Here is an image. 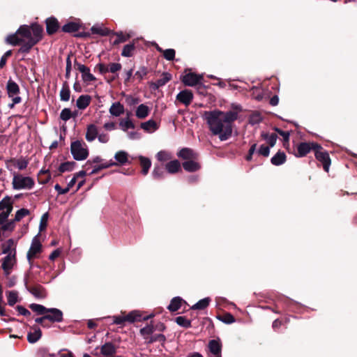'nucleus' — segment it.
I'll return each instance as SVG.
<instances>
[{
    "label": "nucleus",
    "instance_id": "34",
    "mask_svg": "<svg viewBox=\"0 0 357 357\" xmlns=\"http://www.w3.org/2000/svg\"><path fill=\"white\" fill-rule=\"evenodd\" d=\"M135 48V40H134L132 43L127 44L123 47L121 52V56L124 57L132 56Z\"/></svg>",
    "mask_w": 357,
    "mask_h": 357
},
{
    "label": "nucleus",
    "instance_id": "18",
    "mask_svg": "<svg viewBox=\"0 0 357 357\" xmlns=\"http://www.w3.org/2000/svg\"><path fill=\"white\" fill-rule=\"evenodd\" d=\"M193 99V94L190 90L185 89L179 92L176 96V100L184 104L189 105Z\"/></svg>",
    "mask_w": 357,
    "mask_h": 357
},
{
    "label": "nucleus",
    "instance_id": "25",
    "mask_svg": "<svg viewBox=\"0 0 357 357\" xmlns=\"http://www.w3.org/2000/svg\"><path fill=\"white\" fill-rule=\"evenodd\" d=\"M18 35L20 36V34L17 33V31L13 34L8 35L6 38V42L8 44L12 45L13 46L19 45H21L22 46V44L24 43H26V41H24V40L23 39L24 38H22V36L20 38L18 36Z\"/></svg>",
    "mask_w": 357,
    "mask_h": 357
},
{
    "label": "nucleus",
    "instance_id": "10",
    "mask_svg": "<svg viewBox=\"0 0 357 357\" xmlns=\"http://www.w3.org/2000/svg\"><path fill=\"white\" fill-rule=\"evenodd\" d=\"M319 144L315 142H301L297 145L296 152L294 153L297 158L305 157L310 151H315L316 145Z\"/></svg>",
    "mask_w": 357,
    "mask_h": 357
},
{
    "label": "nucleus",
    "instance_id": "29",
    "mask_svg": "<svg viewBox=\"0 0 357 357\" xmlns=\"http://www.w3.org/2000/svg\"><path fill=\"white\" fill-rule=\"evenodd\" d=\"M77 163L74 161H67L62 162L58 168L59 173L56 174V176H59L66 172L73 171Z\"/></svg>",
    "mask_w": 357,
    "mask_h": 357
},
{
    "label": "nucleus",
    "instance_id": "62",
    "mask_svg": "<svg viewBox=\"0 0 357 357\" xmlns=\"http://www.w3.org/2000/svg\"><path fill=\"white\" fill-rule=\"evenodd\" d=\"M94 70H98L102 75H104L109 72L108 67L102 63H98L95 66Z\"/></svg>",
    "mask_w": 357,
    "mask_h": 357
},
{
    "label": "nucleus",
    "instance_id": "22",
    "mask_svg": "<svg viewBox=\"0 0 357 357\" xmlns=\"http://www.w3.org/2000/svg\"><path fill=\"white\" fill-rule=\"evenodd\" d=\"M98 130L96 125L89 124L87 126L85 137L88 142H93L98 137Z\"/></svg>",
    "mask_w": 357,
    "mask_h": 357
},
{
    "label": "nucleus",
    "instance_id": "1",
    "mask_svg": "<svg viewBox=\"0 0 357 357\" xmlns=\"http://www.w3.org/2000/svg\"><path fill=\"white\" fill-rule=\"evenodd\" d=\"M232 110L226 112L218 109L206 111L204 118L209 129L213 135H218L221 141L227 140L231 137L234 122L238 119V112L242 111L240 105L232 104Z\"/></svg>",
    "mask_w": 357,
    "mask_h": 357
},
{
    "label": "nucleus",
    "instance_id": "9",
    "mask_svg": "<svg viewBox=\"0 0 357 357\" xmlns=\"http://www.w3.org/2000/svg\"><path fill=\"white\" fill-rule=\"evenodd\" d=\"M74 68L82 73V78L84 82L89 83L96 80V77L90 73L89 68L79 63L77 59L74 61Z\"/></svg>",
    "mask_w": 357,
    "mask_h": 357
},
{
    "label": "nucleus",
    "instance_id": "49",
    "mask_svg": "<svg viewBox=\"0 0 357 357\" xmlns=\"http://www.w3.org/2000/svg\"><path fill=\"white\" fill-rule=\"evenodd\" d=\"M149 70L148 68L145 66H141L135 73L132 79L137 78L139 79V82H141L143 78L148 74Z\"/></svg>",
    "mask_w": 357,
    "mask_h": 357
},
{
    "label": "nucleus",
    "instance_id": "12",
    "mask_svg": "<svg viewBox=\"0 0 357 357\" xmlns=\"http://www.w3.org/2000/svg\"><path fill=\"white\" fill-rule=\"evenodd\" d=\"M24 285L26 289L36 298H45L47 296L45 289L40 284H36L34 286L28 285L27 278H24Z\"/></svg>",
    "mask_w": 357,
    "mask_h": 357
},
{
    "label": "nucleus",
    "instance_id": "56",
    "mask_svg": "<svg viewBox=\"0 0 357 357\" xmlns=\"http://www.w3.org/2000/svg\"><path fill=\"white\" fill-rule=\"evenodd\" d=\"M157 159L160 162H165L172 158L171 154L165 151H160L156 155Z\"/></svg>",
    "mask_w": 357,
    "mask_h": 357
},
{
    "label": "nucleus",
    "instance_id": "50",
    "mask_svg": "<svg viewBox=\"0 0 357 357\" xmlns=\"http://www.w3.org/2000/svg\"><path fill=\"white\" fill-rule=\"evenodd\" d=\"M155 331V328L152 324H148L140 329L139 333L143 337L152 335Z\"/></svg>",
    "mask_w": 357,
    "mask_h": 357
},
{
    "label": "nucleus",
    "instance_id": "39",
    "mask_svg": "<svg viewBox=\"0 0 357 357\" xmlns=\"http://www.w3.org/2000/svg\"><path fill=\"white\" fill-rule=\"evenodd\" d=\"M42 336V332L39 328L35 329L34 332H30L27 334V340L30 343L36 342Z\"/></svg>",
    "mask_w": 357,
    "mask_h": 357
},
{
    "label": "nucleus",
    "instance_id": "57",
    "mask_svg": "<svg viewBox=\"0 0 357 357\" xmlns=\"http://www.w3.org/2000/svg\"><path fill=\"white\" fill-rule=\"evenodd\" d=\"M0 226H1V227H0L1 229L3 231H13L15 227V221L14 220L6 221L3 225H1Z\"/></svg>",
    "mask_w": 357,
    "mask_h": 357
},
{
    "label": "nucleus",
    "instance_id": "6",
    "mask_svg": "<svg viewBox=\"0 0 357 357\" xmlns=\"http://www.w3.org/2000/svg\"><path fill=\"white\" fill-rule=\"evenodd\" d=\"M317 149L314 151L315 158L319 162L326 172H329L331 165V160L329 153L320 144L316 145Z\"/></svg>",
    "mask_w": 357,
    "mask_h": 357
},
{
    "label": "nucleus",
    "instance_id": "58",
    "mask_svg": "<svg viewBox=\"0 0 357 357\" xmlns=\"http://www.w3.org/2000/svg\"><path fill=\"white\" fill-rule=\"evenodd\" d=\"M163 56L167 61H173L175 58L176 52L174 49H167L163 52Z\"/></svg>",
    "mask_w": 357,
    "mask_h": 357
},
{
    "label": "nucleus",
    "instance_id": "37",
    "mask_svg": "<svg viewBox=\"0 0 357 357\" xmlns=\"http://www.w3.org/2000/svg\"><path fill=\"white\" fill-rule=\"evenodd\" d=\"M51 179V174L49 170H40L38 174V181L40 184H46Z\"/></svg>",
    "mask_w": 357,
    "mask_h": 357
},
{
    "label": "nucleus",
    "instance_id": "32",
    "mask_svg": "<svg viewBox=\"0 0 357 357\" xmlns=\"http://www.w3.org/2000/svg\"><path fill=\"white\" fill-rule=\"evenodd\" d=\"M287 156L283 151H279L271 159V162L273 165L279 166L284 164L286 162Z\"/></svg>",
    "mask_w": 357,
    "mask_h": 357
},
{
    "label": "nucleus",
    "instance_id": "28",
    "mask_svg": "<svg viewBox=\"0 0 357 357\" xmlns=\"http://www.w3.org/2000/svg\"><path fill=\"white\" fill-rule=\"evenodd\" d=\"M91 97L89 95L80 96L76 102V106L79 109H86L91 103Z\"/></svg>",
    "mask_w": 357,
    "mask_h": 357
},
{
    "label": "nucleus",
    "instance_id": "13",
    "mask_svg": "<svg viewBox=\"0 0 357 357\" xmlns=\"http://www.w3.org/2000/svg\"><path fill=\"white\" fill-rule=\"evenodd\" d=\"M45 24L46 26V32L49 36H52L56 33L61 27L58 20L54 16L47 17L45 20Z\"/></svg>",
    "mask_w": 357,
    "mask_h": 357
},
{
    "label": "nucleus",
    "instance_id": "21",
    "mask_svg": "<svg viewBox=\"0 0 357 357\" xmlns=\"http://www.w3.org/2000/svg\"><path fill=\"white\" fill-rule=\"evenodd\" d=\"M139 165L142 167L141 173L142 175L146 176L149 173V169L151 166V161L149 158L143 155L138 157Z\"/></svg>",
    "mask_w": 357,
    "mask_h": 357
},
{
    "label": "nucleus",
    "instance_id": "44",
    "mask_svg": "<svg viewBox=\"0 0 357 357\" xmlns=\"http://www.w3.org/2000/svg\"><path fill=\"white\" fill-rule=\"evenodd\" d=\"M116 38L113 42L114 45H119V43L126 42L128 40L131 36L128 33H123V32L115 33Z\"/></svg>",
    "mask_w": 357,
    "mask_h": 357
},
{
    "label": "nucleus",
    "instance_id": "11",
    "mask_svg": "<svg viewBox=\"0 0 357 357\" xmlns=\"http://www.w3.org/2000/svg\"><path fill=\"white\" fill-rule=\"evenodd\" d=\"M204 79L202 75H198L195 73H187L181 78V82L185 86H197Z\"/></svg>",
    "mask_w": 357,
    "mask_h": 357
},
{
    "label": "nucleus",
    "instance_id": "52",
    "mask_svg": "<svg viewBox=\"0 0 357 357\" xmlns=\"http://www.w3.org/2000/svg\"><path fill=\"white\" fill-rule=\"evenodd\" d=\"M10 162L17 165V168L20 170H23L26 169L29 163V162L26 160H16L15 158L10 159Z\"/></svg>",
    "mask_w": 357,
    "mask_h": 357
},
{
    "label": "nucleus",
    "instance_id": "42",
    "mask_svg": "<svg viewBox=\"0 0 357 357\" xmlns=\"http://www.w3.org/2000/svg\"><path fill=\"white\" fill-rule=\"evenodd\" d=\"M91 31L93 34H97L102 36H106L110 33V30L109 29L98 26H93L91 28Z\"/></svg>",
    "mask_w": 357,
    "mask_h": 357
},
{
    "label": "nucleus",
    "instance_id": "63",
    "mask_svg": "<svg viewBox=\"0 0 357 357\" xmlns=\"http://www.w3.org/2000/svg\"><path fill=\"white\" fill-rule=\"evenodd\" d=\"M12 50H8L1 56L0 60V68H3L6 66L8 58L10 57L12 55Z\"/></svg>",
    "mask_w": 357,
    "mask_h": 357
},
{
    "label": "nucleus",
    "instance_id": "24",
    "mask_svg": "<svg viewBox=\"0 0 357 357\" xmlns=\"http://www.w3.org/2000/svg\"><path fill=\"white\" fill-rule=\"evenodd\" d=\"M183 303H186L183 298L179 296L174 297L167 306V309L172 312H176L181 308Z\"/></svg>",
    "mask_w": 357,
    "mask_h": 357
},
{
    "label": "nucleus",
    "instance_id": "27",
    "mask_svg": "<svg viewBox=\"0 0 357 357\" xmlns=\"http://www.w3.org/2000/svg\"><path fill=\"white\" fill-rule=\"evenodd\" d=\"M109 112L114 116H119L125 112L124 106L120 102H115L111 105Z\"/></svg>",
    "mask_w": 357,
    "mask_h": 357
},
{
    "label": "nucleus",
    "instance_id": "59",
    "mask_svg": "<svg viewBox=\"0 0 357 357\" xmlns=\"http://www.w3.org/2000/svg\"><path fill=\"white\" fill-rule=\"evenodd\" d=\"M107 67L109 72L116 73L121 69L122 66L119 63H110Z\"/></svg>",
    "mask_w": 357,
    "mask_h": 357
},
{
    "label": "nucleus",
    "instance_id": "53",
    "mask_svg": "<svg viewBox=\"0 0 357 357\" xmlns=\"http://www.w3.org/2000/svg\"><path fill=\"white\" fill-rule=\"evenodd\" d=\"M30 211L26 208H21L16 212L15 219L13 220L15 222L20 221L23 218L29 215Z\"/></svg>",
    "mask_w": 357,
    "mask_h": 357
},
{
    "label": "nucleus",
    "instance_id": "19",
    "mask_svg": "<svg viewBox=\"0 0 357 357\" xmlns=\"http://www.w3.org/2000/svg\"><path fill=\"white\" fill-rule=\"evenodd\" d=\"M82 25L77 22H68L61 26V31L64 33H72L78 31Z\"/></svg>",
    "mask_w": 357,
    "mask_h": 357
},
{
    "label": "nucleus",
    "instance_id": "2",
    "mask_svg": "<svg viewBox=\"0 0 357 357\" xmlns=\"http://www.w3.org/2000/svg\"><path fill=\"white\" fill-rule=\"evenodd\" d=\"M17 33L27 39V41L19 48L18 53L28 54L32 47L43 39V27L38 23H33L31 26L21 25Z\"/></svg>",
    "mask_w": 357,
    "mask_h": 357
},
{
    "label": "nucleus",
    "instance_id": "4",
    "mask_svg": "<svg viewBox=\"0 0 357 357\" xmlns=\"http://www.w3.org/2000/svg\"><path fill=\"white\" fill-rule=\"evenodd\" d=\"M153 317V314L144 316L139 311H132L126 316H114L113 323L118 325H122L126 321L134 323L135 321H146Z\"/></svg>",
    "mask_w": 357,
    "mask_h": 357
},
{
    "label": "nucleus",
    "instance_id": "30",
    "mask_svg": "<svg viewBox=\"0 0 357 357\" xmlns=\"http://www.w3.org/2000/svg\"><path fill=\"white\" fill-rule=\"evenodd\" d=\"M114 158L117 161L116 162L118 165L131 164V161L128 160L129 155L125 151H117L114 155Z\"/></svg>",
    "mask_w": 357,
    "mask_h": 357
},
{
    "label": "nucleus",
    "instance_id": "64",
    "mask_svg": "<svg viewBox=\"0 0 357 357\" xmlns=\"http://www.w3.org/2000/svg\"><path fill=\"white\" fill-rule=\"evenodd\" d=\"M38 357H54L55 355L53 354H50L48 350L46 348H40L38 349L37 352Z\"/></svg>",
    "mask_w": 357,
    "mask_h": 357
},
{
    "label": "nucleus",
    "instance_id": "35",
    "mask_svg": "<svg viewBox=\"0 0 357 357\" xmlns=\"http://www.w3.org/2000/svg\"><path fill=\"white\" fill-rule=\"evenodd\" d=\"M149 114V108L144 104H141L136 109L135 115L138 119H144L148 116Z\"/></svg>",
    "mask_w": 357,
    "mask_h": 357
},
{
    "label": "nucleus",
    "instance_id": "33",
    "mask_svg": "<svg viewBox=\"0 0 357 357\" xmlns=\"http://www.w3.org/2000/svg\"><path fill=\"white\" fill-rule=\"evenodd\" d=\"M1 248L3 254L8 255V253H13L14 250L13 249H16V245L14 240L13 238L7 240L5 243L1 244Z\"/></svg>",
    "mask_w": 357,
    "mask_h": 357
},
{
    "label": "nucleus",
    "instance_id": "8",
    "mask_svg": "<svg viewBox=\"0 0 357 357\" xmlns=\"http://www.w3.org/2000/svg\"><path fill=\"white\" fill-rule=\"evenodd\" d=\"M43 251L42 244L38 236H35L31 242V247L26 253V258L31 266L33 265V259L37 258Z\"/></svg>",
    "mask_w": 357,
    "mask_h": 357
},
{
    "label": "nucleus",
    "instance_id": "55",
    "mask_svg": "<svg viewBox=\"0 0 357 357\" xmlns=\"http://www.w3.org/2000/svg\"><path fill=\"white\" fill-rule=\"evenodd\" d=\"M172 78V76L169 73H162V78L159 79L157 80V84L162 86L165 85L168 82H169Z\"/></svg>",
    "mask_w": 357,
    "mask_h": 357
},
{
    "label": "nucleus",
    "instance_id": "61",
    "mask_svg": "<svg viewBox=\"0 0 357 357\" xmlns=\"http://www.w3.org/2000/svg\"><path fill=\"white\" fill-rule=\"evenodd\" d=\"M11 203V198L9 196H6L0 202V211L6 209Z\"/></svg>",
    "mask_w": 357,
    "mask_h": 357
},
{
    "label": "nucleus",
    "instance_id": "60",
    "mask_svg": "<svg viewBox=\"0 0 357 357\" xmlns=\"http://www.w3.org/2000/svg\"><path fill=\"white\" fill-rule=\"evenodd\" d=\"M257 153L260 155H263L264 157H268L270 153V147L265 144H262L261 145Z\"/></svg>",
    "mask_w": 357,
    "mask_h": 357
},
{
    "label": "nucleus",
    "instance_id": "3",
    "mask_svg": "<svg viewBox=\"0 0 357 357\" xmlns=\"http://www.w3.org/2000/svg\"><path fill=\"white\" fill-rule=\"evenodd\" d=\"M70 153L73 158L77 161L86 160L89 154L87 145L80 140L71 142Z\"/></svg>",
    "mask_w": 357,
    "mask_h": 357
},
{
    "label": "nucleus",
    "instance_id": "38",
    "mask_svg": "<svg viewBox=\"0 0 357 357\" xmlns=\"http://www.w3.org/2000/svg\"><path fill=\"white\" fill-rule=\"evenodd\" d=\"M118 164L115 162L110 161L109 162H105L103 164H100L99 165H96L94 167L93 170L89 173V175H93L98 174L100 170L103 169L109 168L112 166H116Z\"/></svg>",
    "mask_w": 357,
    "mask_h": 357
},
{
    "label": "nucleus",
    "instance_id": "40",
    "mask_svg": "<svg viewBox=\"0 0 357 357\" xmlns=\"http://www.w3.org/2000/svg\"><path fill=\"white\" fill-rule=\"evenodd\" d=\"M211 302V298L207 297L199 300L197 303L192 306V310H204L206 309Z\"/></svg>",
    "mask_w": 357,
    "mask_h": 357
},
{
    "label": "nucleus",
    "instance_id": "14",
    "mask_svg": "<svg viewBox=\"0 0 357 357\" xmlns=\"http://www.w3.org/2000/svg\"><path fill=\"white\" fill-rule=\"evenodd\" d=\"M177 156L185 161L190 160H197L198 158V153L190 148H183L178 153Z\"/></svg>",
    "mask_w": 357,
    "mask_h": 357
},
{
    "label": "nucleus",
    "instance_id": "16",
    "mask_svg": "<svg viewBox=\"0 0 357 357\" xmlns=\"http://www.w3.org/2000/svg\"><path fill=\"white\" fill-rule=\"evenodd\" d=\"M6 91L8 98H15V96H19L20 89L15 81L10 79L6 84Z\"/></svg>",
    "mask_w": 357,
    "mask_h": 357
},
{
    "label": "nucleus",
    "instance_id": "23",
    "mask_svg": "<svg viewBox=\"0 0 357 357\" xmlns=\"http://www.w3.org/2000/svg\"><path fill=\"white\" fill-rule=\"evenodd\" d=\"M196 160H190L182 163L183 169L188 172H195L200 169L201 165L195 161Z\"/></svg>",
    "mask_w": 357,
    "mask_h": 357
},
{
    "label": "nucleus",
    "instance_id": "7",
    "mask_svg": "<svg viewBox=\"0 0 357 357\" xmlns=\"http://www.w3.org/2000/svg\"><path fill=\"white\" fill-rule=\"evenodd\" d=\"M13 250V253H8V255L1 259V268L6 276H8L11 273L13 267L17 264V251L15 248Z\"/></svg>",
    "mask_w": 357,
    "mask_h": 357
},
{
    "label": "nucleus",
    "instance_id": "46",
    "mask_svg": "<svg viewBox=\"0 0 357 357\" xmlns=\"http://www.w3.org/2000/svg\"><path fill=\"white\" fill-rule=\"evenodd\" d=\"M261 137L264 139L267 140L270 147H273L275 146L278 139V136L275 133H272L269 135L268 133L263 132L261 134Z\"/></svg>",
    "mask_w": 357,
    "mask_h": 357
},
{
    "label": "nucleus",
    "instance_id": "54",
    "mask_svg": "<svg viewBox=\"0 0 357 357\" xmlns=\"http://www.w3.org/2000/svg\"><path fill=\"white\" fill-rule=\"evenodd\" d=\"M75 115L76 114H73L71 110L69 108H64L63 109H62L60 114V118L63 121H66L69 120L71 117L75 116Z\"/></svg>",
    "mask_w": 357,
    "mask_h": 357
},
{
    "label": "nucleus",
    "instance_id": "26",
    "mask_svg": "<svg viewBox=\"0 0 357 357\" xmlns=\"http://www.w3.org/2000/svg\"><path fill=\"white\" fill-rule=\"evenodd\" d=\"M165 169L169 174H175L181 171V165L178 160H174L165 165Z\"/></svg>",
    "mask_w": 357,
    "mask_h": 357
},
{
    "label": "nucleus",
    "instance_id": "5",
    "mask_svg": "<svg viewBox=\"0 0 357 357\" xmlns=\"http://www.w3.org/2000/svg\"><path fill=\"white\" fill-rule=\"evenodd\" d=\"M12 184L15 190L31 189L34 186L35 182L34 180L29 176L14 174Z\"/></svg>",
    "mask_w": 357,
    "mask_h": 357
},
{
    "label": "nucleus",
    "instance_id": "17",
    "mask_svg": "<svg viewBox=\"0 0 357 357\" xmlns=\"http://www.w3.org/2000/svg\"><path fill=\"white\" fill-rule=\"evenodd\" d=\"M48 313L46 314V318L52 323L61 322L63 321V312L57 308H50Z\"/></svg>",
    "mask_w": 357,
    "mask_h": 357
},
{
    "label": "nucleus",
    "instance_id": "20",
    "mask_svg": "<svg viewBox=\"0 0 357 357\" xmlns=\"http://www.w3.org/2000/svg\"><path fill=\"white\" fill-rule=\"evenodd\" d=\"M116 352V347H115V345L109 342H106L105 344H104L103 345H102L101 348H100V353L103 355V356H108V357H110L113 355H114Z\"/></svg>",
    "mask_w": 357,
    "mask_h": 357
},
{
    "label": "nucleus",
    "instance_id": "45",
    "mask_svg": "<svg viewBox=\"0 0 357 357\" xmlns=\"http://www.w3.org/2000/svg\"><path fill=\"white\" fill-rule=\"evenodd\" d=\"M175 321L178 325L183 328H188L191 327V320L188 319L185 317H177Z\"/></svg>",
    "mask_w": 357,
    "mask_h": 357
},
{
    "label": "nucleus",
    "instance_id": "31",
    "mask_svg": "<svg viewBox=\"0 0 357 357\" xmlns=\"http://www.w3.org/2000/svg\"><path fill=\"white\" fill-rule=\"evenodd\" d=\"M165 167L162 165H155L154 169L152 172V176L154 179H162L166 175Z\"/></svg>",
    "mask_w": 357,
    "mask_h": 357
},
{
    "label": "nucleus",
    "instance_id": "47",
    "mask_svg": "<svg viewBox=\"0 0 357 357\" xmlns=\"http://www.w3.org/2000/svg\"><path fill=\"white\" fill-rule=\"evenodd\" d=\"M17 292L15 291H10L7 292L8 304L10 306H13L17 302Z\"/></svg>",
    "mask_w": 357,
    "mask_h": 357
},
{
    "label": "nucleus",
    "instance_id": "15",
    "mask_svg": "<svg viewBox=\"0 0 357 357\" xmlns=\"http://www.w3.org/2000/svg\"><path fill=\"white\" fill-rule=\"evenodd\" d=\"M208 347L211 357H222V344L219 340H210Z\"/></svg>",
    "mask_w": 357,
    "mask_h": 357
},
{
    "label": "nucleus",
    "instance_id": "36",
    "mask_svg": "<svg viewBox=\"0 0 357 357\" xmlns=\"http://www.w3.org/2000/svg\"><path fill=\"white\" fill-rule=\"evenodd\" d=\"M70 96V91L67 81L63 83L61 90L60 91V99L62 101H68Z\"/></svg>",
    "mask_w": 357,
    "mask_h": 357
},
{
    "label": "nucleus",
    "instance_id": "41",
    "mask_svg": "<svg viewBox=\"0 0 357 357\" xmlns=\"http://www.w3.org/2000/svg\"><path fill=\"white\" fill-rule=\"evenodd\" d=\"M29 307L33 310V312H36L38 314L40 315H45L47 313H48V310L50 308H47L45 306L36 304V303H32L29 305Z\"/></svg>",
    "mask_w": 357,
    "mask_h": 357
},
{
    "label": "nucleus",
    "instance_id": "48",
    "mask_svg": "<svg viewBox=\"0 0 357 357\" xmlns=\"http://www.w3.org/2000/svg\"><path fill=\"white\" fill-rule=\"evenodd\" d=\"M218 319L227 324H232L235 321L234 317L229 312H225L222 315H219Z\"/></svg>",
    "mask_w": 357,
    "mask_h": 357
},
{
    "label": "nucleus",
    "instance_id": "51",
    "mask_svg": "<svg viewBox=\"0 0 357 357\" xmlns=\"http://www.w3.org/2000/svg\"><path fill=\"white\" fill-rule=\"evenodd\" d=\"M119 126L124 131L128 129H134L135 128V124L129 118H127L126 120L121 121Z\"/></svg>",
    "mask_w": 357,
    "mask_h": 357
},
{
    "label": "nucleus",
    "instance_id": "43",
    "mask_svg": "<svg viewBox=\"0 0 357 357\" xmlns=\"http://www.w3.org/2000/svg\"><path fill=\"white\" fill-rule=\"evenodd\" d=\"M140 127L146 132H151V130H155L158 129V126L156 122L150 119L146 122L142 123Z\"/></svg>",
    "mask_w": 357,
    "mask_h": 357
}]
</instances>
